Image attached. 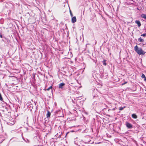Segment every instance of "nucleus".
Instances as JSON below:
<instances>
[{
	"label": "nucleus",
	"instance_id": "4",
	"mask_svg": "<svg viewBox=\"0 0 146 146\" xmlns=\"http://www.w3.org/2000/svg\"><path fill=\"white\" fill-rule=\"evenodd\" d=\"M65 84L64 83H61L59 84V88L62 89L63 86L65 85Z\"/></svg>",
	"mask_w": 146,
	"mask_h": 146
},
{
	"label": "nucleus",
	"instance_id": "6",
	"mask_svg": "<svg viewBox=\"0 0 146 146\" xmlns=\"http://www.w3.org/2000/svg\"><path fill=\"white\" fill-rule=\"evenodd\" d=\"M141 17L144 19L146 20V15L144 14H142L141 15Z\"/></svg>",
	"mask_w": 146,
	"mask_h": 146
},
{
	"label": "nucleus",
	"instance_id": "14",
	"mask_svg": "<svg viewBox=\"0 0 146 146\" xmlns=\"http://www.w3.org/2000/svg\"><path fill=\"white\" fill-rule=\"evenodd\" d=\"M125 108V107H120L119 108V110H122L123 109Z\"/></svg>",
	"mask_w": 146,
	"mask_h": 146
},
{
	"label": "nucleus",
	"instance_id": "17",
	"mask_svg": "<svg viewBox=\"0 0 146 146\" xmlns=\"http://www.w3.org/2000/svg\"><path fill=\"white\" fill-rule=\"evenodd\" d=\"M127 83V82H125L124 83H122V84H121V85H124L125 84H126Z\"/></svg>",
	"mask_w": 146,
	"mask_h": 146
},
{
	"label": "nucleus",
	"instance_id": "16",
	"mask_svg": "<svg viewBox=\"0 0 146 146\" xmlns=\"http://www.w3.org/2000/svg\"><path fill=\"white\" fill-rule=\"evenodd\" d=\"M106 60H104L103 61V64H106Z\"/></svg>",
	"mask_w": 146,
	"mask_h": 146
},
{
	"label": "nucleus",
	"instance_id": "18",
	"mask_svg": "<svg viewBox=\"0 0 146 146\" xmlns=\"http://www.w3.org/2000/svg\"><path fill=\"white\" fill-rule=\"evenodd\" d=\"M0 37L2 38V36L1 35V34H0Z\"/></svg>",
	"mask_w": 146,
	"mask_h": 146
},
{
	"label": "nucleus",
	"instance_id": "2",
	"mask_svg": "<svg viewBox=\"0 0 146 146\" xmlns=\"http://www.w3.org/2000/svg\"><path fill=\"white\" fill-rule=\"evenodd\" d=\"M126 125L129 129H131L133 127L132 125L128 122L126 123Z\"/></svg>",
	"mask_w": 146,
	"mask_h": 146
},
{
	"label": "nucleus",
	"instance_id": "11",
	"mask_svg": "<svg viewBox=\"0 0 146 146\" xmlns=\"http://www.w3.org/2000/svg\"><path fill=\"white\" fill-rule=\"evenodd\" d=\"M52 86H50L49 88H47V89H46V90H47V91H49V90L51 89H52Z\"/></svg>",
	"mask_w": 146,
	"mask_h": 146
},
{
	"label": "nucleus",
	"instance_id": "13",
	"mask_svg": "<svg viewBox=\"0 0 146 146\" xmlns=\"http://www.w3.org/2000/svg\"><path fill=\"white\" fill-rule=\"evenodd\" d=\"M70 14L71 16V17H72L73 16V15L72 13L70 10Z\"/></svg>",
	"mask_w": 146,
	"mask_h": 146
},
{
	"label": "nucleus",
	"instance_id": "10",
	"mask_svg": "<svg viewBox=\"0 0 146 146\" xmlns=\"http://www.w3.org/2000/svg\"><path fill=\"white\" fill-rule=\"evenodd\" d=\"M138 40L139 41L141 42H143V41H144L143 39L141 38H139L138 39Z\"/></svg>",
	"mask_w": 146,
	"mask_h": 146
},
{
	"label": "nucleus",
	"instance_id": "3",
	"mask_svg": "<svg viewBox=\"0 0 146 146\" xmlns=\"http://www.w3.org/2000/svg\"><path fill=\"white\" fill-rule=\"evenodd\" d=\"M76 20H77L75 16L72 17L71 21L72 23H75V22H76Z\"/></svg>",
	"mask_w": 146,
	"mask_h": 146
},
{
	"label": "nucleus",
	"instance_id": "7",
	"mask_svg": "<svg viewBox=\"0 0 146 146\" xmlns=\"http://www.w3.org/2000/svg\"><path fill=\"white\" fill-rule=\"evenodd\" d=\"M51 114L50 112L49 111H47V113L46 114V116L47 117H50Z\"/></svg>",
	"mask_w": 146,
	"mask_h": 146
},
{
	"label": "nucleus",
	"instance_id": "12",
	"mask_svg": "<svg viewBox=\"0 0 146 146\" xmlns=\"http://www.w3.org/2000/svg\"><path fill=\"white\" fill-rule=\"evenodd\" d=\"M0 100L1 101H3V99L1 96V93H0Z\"/></svg>",
	"mask_w": 146,
	"mask_h": 146
},
{
	"label": "nucleus",
	"instance_id": "1",
	"mask_svg": "<svg viewBox=\"0 0 146 146\" xmlns=\"http://www.w3.org/2000/svg\"><path fill=\"white\" fill-rule=\"evenodd\" d=\"M134 50L139 55H144L146 52H144L142 49L141 48H139L137 45L134 47Z\"/></svg>",
	"mask_w": 146,
	"mask_h": 146
},
{
	"label": "nucleus",
	"instance_id": "19",
	"mask_svg": "<svg viewBox=\"0 0 146 146\" xmlns=\"http://www.w3.org/2000/svg\"><path fill=\"white\" fill-rule=\"evenodd\" d=\"M115 110V109H113V110Z\"/></svg>",
	"mask_w": 146,
	"mask_h": 146
},
{
	"label": "nucleus",
	"instance_id": "8",
	"mask_svg": "<svg viewBox=\"0 0 146 146\" xmlns=\"http://www.w3.org/2000/svg\"><path fill=\"white\" fill-rule=\"evenodd\" d=\"M132 117L133 118L136 119L137 118V115L135 114H133L132 115Z\"/></svg>",
	"mask_w": 146,
	"mask_h": 146
},
{
	"label": "nucleus",
	"instance_id": "15",
	"mask_svg": "<svg viewBox=\"0 0 146 146\" xmlns=\"http://www.w3.org/2000/svg\"><path fill=\"white\" fill-rule=\"evenodd\" d=\"M141 36H143V37H145L146 36V33L143 34H142L141 35Z\"/></svg>",
	"mask_w": 146,
	"mask_h": 146
},
{
	"label": "nucleus",
	"instance_id": "5",
	"mask_svg": "<svg viewBox=\"0 0 146 146\" xmlns=\"http://www.w3.org/2000/svg\"><path fill=\"white\" fill-rule=\"evenodd\" d=\"M135 23L137 24L139 27H140L141 26V24L139 21L136 20L135 21Z\"/></svg>",
	"mask_w": 146,
	"mask_h": 146
},
{
	"label": "nucleus",
	"instance_id": "9",
	"mask_svg": "<svg viewBox=\"0 0 146 146\" xmlns=\"http://www.w3.org/2000/svg\"><path fill=\"white\" fill-rule=\"evenodd\" d=\"M141 77L142 78H144V80L146 81V78L144 74H142Z\"/></svg>",
	"mask_w": 146,
	"mask_h": 146
}]
</instances>
